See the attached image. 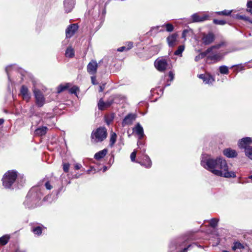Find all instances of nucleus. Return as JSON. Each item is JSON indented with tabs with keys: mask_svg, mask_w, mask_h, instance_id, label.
I'll return each instance as SVG.
<instances>
[{
	"mask_svg": "<svg viewBox=\"0 0 252 252\" xmlns=\"http://www.w3.org/2000/svg\"><path fill=\"white\" fill-rule=\"evenodd\" d=\"M4 119H0V126L3 124L4 123Z\"/></svg>",
	"mask_w": 252,
	"mask_h": 252,
	"instance_id": "obj_62",
	"label": "nucleus"
},
{
	"mask_svg": "<svg viewBox=\"0 0 252 252\" xmlns=\"http://www.w3.org/2000/svg\"><path fill=\"white\" fill-rule=\"evenodd\" d=\"M247 6L248 8H250L252 9V0L248 1L247 3Z\"/></svg>",
	"mask_w": 252,
	"mask_h": 252,
	"instance_id": "obj_56",
	"label": "nucleus"
},
{
	"mask_svg": "<svg viewBox=\"0 0 252 252\" xmlns=\"http://www.w3.org/2000/svg\"><path fill=\"white\" fill-rule=\"evenodd\" d=\"M219 71L222 74H227L229 73L228 68L225 65L220 66Z\"/></svg>",
	"mask_w": 252,
	"mask_h": 252,
	"instance_id": "obj_37",
	"label": "nucleus"
},
{
	"mask_svg": "<svg viewBox=\"0 0 252 252\" xmlns=\"http://www.w3.org/2000/svg\"><path fill=\"white\" fill-rule=\"evenodd\" d=\"M112 99L104 102L102 98H101L98 102V108L101 110H104V109L109 107L112 104Z\"/></svg>",
	"mask_w": 252,
	"mask_h": 252,
	"instance_id": "obj_23",
	"label": "nucleus"
},
{
	"mask_svg": "<svg viewBox=\"0 0 252 252\" xmlns=\"http://www.w3.org/2000/svg\"><path fill=\"white\" fill-rule=\"evenodd\" d=\"M107 152L108 150L107 149H104L95 154L94 158L96 160H99L103 158L106 155Z\"/></svg>",
	"mask_w": 252,
	"mask_h": 252,
	"instance_id": "obj_28",
	"label": "nucleus"
},
{
	"mask_svg": "<svg viewBox=\"0 0 252 252\" xmlns=\"http://www.w3.org/2000/svg\"><path fill=\"white\" fill-rule=\"evenodd\" d=\"M65 56L67 58H72L74 56V49L71 47H68L65 53Z\"/></svg>",
	"mask_w": 252,
	"mask_h": 252,
	"instance_id": "obj_30",
	"label": "nucleus"
},
{
	"mask_svg": "<svg viewBox=\"0 0 252 252\" xmlns=\"http://www.w3.org/2000/svg\"><path fill=\"white\" fill-rule=\"evenodd\" d=\"M82 167V165L80 163H76L75 165H74V168L76 169V170H79L80 169H81V168Z\"/></svg>",
	"mask_w": 252,
	"mask_h": 252,
	"instance_id": "obj_51",
	"label": "nucleus"
},
{
	"mask_svg": "<svg viewBox=\"0 0 252 252\" xmlns=\"http://www.w3.org/2000/svg\"><path fill=\"white\" fill-rule=\"evenodd\" d=\"M209 15L202 13H195L191 15L190 21L192 23L202 22L208 20Z\"/></svg>",
	"mask_w": 252,
	"mask_h": 252,
	"instance_id": "obj_9",
	"label": "nucleus"
},
{
	"mask_svg": "<svg viewBox=\"0 0 252 252\" xmlns=\"http://www.w3.org/2000/svg\"><path fill=\"white\" fill-rule=\"evenodd\" d=\"M226 45L227 43L225 41H221L220 43L208 48L204 52V54L205 55H208L209 58L212 60L220 61L222 58L223 55L218 52L217 50L221 47L226 46Z\"/></svg>",
	"mask_w": 252,
	"mask_h": 252,
	"instance_id": "obj_6",
	"label": "nucleus"
},
{
	"mask_svg": "<svg viewBox=\"0 0 252 252\" xmlns=\"http://www.w3.org/2000/svg\"><path fill=\"white\" fill-rule=\"evenodd\" d=\"M45 118H44V123L43 124H45L48 126H54L55 125V117L53 115V118H49L48 120L45 119Z\"/></svg>",
	"mask_w": 252,
	"mask_h": 252,
	"instance_id": "obj_33",
	"label": "nucleus"
},
{
	"mask_svg": "<svg viewBox=\"0 0 252 252\" xmlns=\"http://www.w3.org/2000/svg\"><path fill=\"white\" fill-rule=\"evenodd\" d=\"M177 34L174 33L168 36L167 38V41L169 46L173 47L176 44Z\"/></svg>",
	"mask_w": 252,
	"mask_h": 252,
	"instance_id": "obj_25",
	"label": "nucleus"
},
{
	"mask_svg": "<svg viewBox=\"0 0 252 252\" xmlns=\"http://www.w3.org/2000/svg\"><path fill=\"white\" fill-rule=\"evenodd\" d=\"M191 239L190 236L185 235L171 240L168 245L167 252H187L194 246L202 248L195 243L189 244Z\"/></svg>",
	"mask_w": 252,
	"mask_h": 252,
	"instance_id": "obj_2",
	"label": "nucleus"
},
{
	"mask_svg": "<svg viewBox=\"0 0 252 252\" xmlns=\"http://www.w3.org/2000/svg\"><path fill=\"white\" fill-rule=\"evenodd\" d=\"M251 143H252V138L246 137L242 138L239 141L238 146L241 149H246V148L250 146L249 145Z\"/></svg>",
	"mask_w": 252,
	"mask_h": 252,
	"instance_id": "obj_17",
	"label": "nucleus"
},
{
	"mask_svg": "<svg viewBox=\"0 0 252 252\" xmlns=\"http://www.w3.org/2000/svg\"><path fill=\"white\" fill-rule=\"evenodd\" d=\"M79 89L78 87L74 86L69 89V93L71 94H76L79 93Z\"/></svg>",
	"mask_w": 252,
	"mask_h": 252,
	"instance_id": "obj_40",
	"label": "nucleus"
},
{
	"mask_svg": "<svg viewBox=\"0 0 252 252\" xmlns=\"http://www.w3.org/2000/svg\"><path fill=\"white\" fill-rule=\"evenodd\" d=\"M20 92L21 94H27L28 93V88L24 85L22 86L20 90Z\"/></svg>",
	"mask_w": 252,
	"mask_h": 252,
	"instance_id": "obj_45",
	"label": "nucleus"
},
{
	"mask_svg": "<svg viewBox=\"0 0 252 252\" xmlns=\"http://www.w3.org/2000/svg\"><path fill=\"white\" fill-rule=\"evenodd\" d=\"M215 40V35L212 32L208 33H201V41L203 44L208 45L211 44Z\"/></svg>",
	"mask_w": 252,
	"mask_h": 252,
	"instance_id": "obj_13",
	"label": "nucleus"
},
{
	"mask_svg": "<svg viewBox=\"0 0 252 252\" xmlns=\"http://www.w3.org/2000/svg\"><path fill=\"white\" fill-rule=\"evenodd\" d=\"M35 99V104L36 105L39 107H42L44 104L46 103H48L50 102V100L47 99L46 97H45V95H34Z\"/></svg>",
	"mask_w": 252,
	"mask_h": 252,
	"instance_id": "obj_20",
	"label": "nucleus"
},
{
	"mask_svg": "<svg viewBox=\"0 0 252 252\" xmlns=\"http://www.w3.org/2000/svg\"><path fill=\"white\" fill-rule=\"evenodd\" d=\"M37 116L40 118V122H42V123H44V118H45L46 120H48L49 118H53V114L50 113H45L44 112L38 113Z\"/></svg>",
	"mask_w": 252,
	"mask_h": 252,
	"instance_id": "obj_27",
	"label": "nucleus"
},
{
	"mask_svg": "<svg viewBox=\"0 0 252 252\" xmlns=\"http://www.w3.org/2000/svg\"><path fill=\"white\" fill-rule=\"evenodd\" d=\"M246 155L251 159L252 160V147L248 146L245 149Z\"/></svg>",
	"mask_w": 252,
	"mask_h": 252,
	"instance_id": "obj_35",
	"label": "nucleus"
},
{
	"mask_svg": "<svg viewBox=\"0 0 252 252\" xmlns=\"http://www.w3.org/2000/svg\"><path fill=\"white\" fill-rule=\"evenodd\" d=\"M33 93H34V94L36 95V94H40V93L38 90L34 89L33 90Z\"/></svg>",
	"mask_w": 252,
	"mask_h": 252,
	"instance_id": "obj_57",
	"label": "nucleus"
},
{
	"mask_svg": "<svg viewBox=\"0 0 252 252\" xmlns=\"http://www.w3.org/2000/svg\"><path fill=\"white\" fill-rule=\"evenodd\" d=\"M239 17L240 19L244 20L245 21L249 20V18L245 15H241Z\"/></svg>",
	"mask_w": 252,
	"mask_h": 252,
	"instance_id": "obj_54",
	"label": "nucleus"
},
{
	"mask_svg": "<svg viewBox=\"0 0 252 252\" xmlns=\"http://www.w3.org/2000/svg\"><path fill=\"white\" fill-rule=\"evenodd\" d=\"M188 32H189V31L187 30H184V31L183 32V33H182V37L184 38H186V37L187 36V34L188 33Z\"/></svg>",
	"mask_w": 252,
	"mask_h": 252,
	"instance_id": "obj_53",
	"label": "nucleus"
},
{
	"mask_svg": "<svg viewBox=\"0 0 252 252\" xmlns=\"http://www.w3.org/2000/svg\"><path fill=\"white\" fill-rule=\"evenodd\" d=\"M45 228L46 227L41 224H33L31 230L35 235L40 236L42 235L43 229Z\"/></svg>",
	"mask_w": 252,
	"mask_h": 252,
	"instance_id": "obj_16",
	"label": "nucleus"
},
{
	"mask_svg": "<svg viewBox=\"0 0 252 252\" xmlns=\"http://www.w3.org/2000/svg\"><path fill=\"white\" fill-rule=\"evenodd\" d=\"M136 155V151L135 150L133 152H132L131 154H130V159L132 162H136L137 161L135 160Z\"/></svg>",
	"mask_w": 252,
	"mask_h": 252,
	"instance_id": "obj_47",
	"label": "nucleus"
},
{
	"mask_svg": "<svg viewBox=\"0 0 252 252\" xmlns=\"http://www.w3.org/2000/svg\"><path fill=\"white\" fill-rule=\"evenodd\" d=\"M125 46H126V49L129 50L132 48L133 43L131 42H127Z\"/></svg>",
	"mask_w": 252,
	"mask_h": 252,
	"instance_id": "obj_49",
	"label": "nucleus"
},
{
	"mask_svg": "<svg viewBox=\"0 0 252 252\" xmlns=\"http://www.w3.org/2000/svg\"><path fill=\"white\" fill-rule=\"evenodd\" d=\"M219 222V220L216 218L212 219L209 223V225L213 228H215Z\"/></svg>",
	"mask_w": 252,
	"mask_h": 252,
	"instance_id": "obj_39",
	"label": "nucleus"
},
{
	"mask_svg": "<svg viewBox=\"0 0 252 252\" xmlns=\"http://www.w3.org/2000/svg\"><path fill=\"white\" fill-rule=\"evenodd\" d=\"M44 188L38 183L29 191L23 205L26 208L32 209L41 205V200L44 194Z\"/></svg>",
	"mask_w": 252,
	"mask_h": 252,
	"instance_id": "obj_1",
	"label": "nucleus"
},
{
	"mask_svg": "<svg viewBox=\"0 0 252 252\" xmlns=\"http://www.w3.org/2000/svg\"><path fill=\"white\" fill-rule=\"evenodd\" d=\"M8 96L9 97V98L10 99H12V100H14L15 99V97H14V95H8Z\"/></svg>",
	"mask_w": 252,
	"mask_h": 252,
	"instance_id": "obj_61",
	"label": "nucleus"
},
{
	"mask_svg": "<svg viewBox=\"0 0 252 252\" xmlns=\"http://www.w3.org/2000/svg\"><path fill=\"white\" fill-rule=\"evenodd\" d=\"M10 239L8 235H5L0 238V245L4 246L6 245Z\"/></svg>",
	"mask_w": 252,
	"mask_h": 252,
	"instance_id": "obj_32",
	"label": "nucleus"
},
{
	"mask_svg": "<svg viewBox=\"0 0 252 252\" xmlns=\"http://www.w3.org/2000/svg\"><path fill=\"white\" fill-rule=\"evenodd\" d=\"M91 81H92V83L94 85L96 84L97 83L96 77L94 75L91 77Z\"/></svg>",
	"mask_w": 252,
	"mask_h": 252,
	"instance_id": "obj_52",
	"label": "nucleus"
},
{
	"mask_svg": "<svg viewBox=\"0 0 252 252\" xmlns=\"http://www.w3.org/2000/svg\"><path fill=\"white\" fill-rule=\"evenodd\" d=\"M25 181L24 175L18 174L17 171L14 170L6 172L2 178V186L4 188L12 189L23 186Z\"/></svg>",
	"mask_w": 252,
	"mask_h": 252,
	"instance_id": "obj_3",
	"label": "nucleus"
},
{
	"mask_svg": "<svg viewBox=\"0 0 252 252\" xmlns=\"http://www.w3.org/2000/svg\"><path fill=\"white\" fill-rule=\"evenodd\" d=\"M198 77L202 79L205 84H212L215 81L214 78L209 74H201Z\"/></svg>",
	"mask_w": 252,
	"mask_h": 252,
	"instance_id": "obj_21",
	"label": "nucleus"
},
{
	"mask_svg": "<svg viewBox=\"0 0 252 252\" xmlns=\"http://www.w3.org/2000/svg\"><path fill=\"white\" fill-rule=\"evenodd\" d=\"M44 180L45 179H43V180L40 181L39 183H40V185L43 187L44 186H45L47 189H51L53 187L49 181H46L45 183H44V185L43 186V183L44 182Z\"/></svg>",
	"mask_w": 252,
	"mask_h": 252,
	"instance_id": "obj_36",
	"label": "nucleus"
},
{
	"mask_svg": "<svg viewBox=\"0 0 252 252\" xmlns=\"http://www.w3.org/2000/svg\"><path fill=\"white\" fill-rule=\"evenodd\" d=\"M170 61V58L168 56L158 58L155 62V66L158 71H164L166 69L170 68L168 63Z\"/></svg>",
	"mask_w": 252,
	"mask_h": 252,
	"instance_id": "obj_8",
	"label": "nucleus"
},
{
	"mask_svg": "<svg viewBox=\"0 0 252 252\" xmlns=\"http://www.w3.org/2000/svg\"><path fill=\"white\" fill-rule=\"evenodd\" d=\"M69 84L67 83L65 85H60L57 87V93L60 94L63 91L67 89L69 87Z\"/></svg>",
	"mask_w": 252,
	"mask_h": 252,
	"instance_id": "obj_31",
	"label": "nucleus"
},
{
	"mask_svg": "<svg viewBox=\"0 0 252 252\" xmlns=\"http://www.w3.org/2000/svg\"><path fill=\"white\" fill-rule=\"evenodd\" d=\"M159 27H160V26H157V27H153V28H152L151 30L153 31V30H155L156 29H158Z\"/></svg>",
	"mask_w": 252,
	"mask_h": 252,
	"instance_id": "obj_64",
	"label": "nucleus"
},
{
	"mask_svg": "<svg viewBox=\"0 0 252 252\" xmlns=\"http://www.w3.org/2000/svg\"><path fill=\"white\" fill-rule=\"evenodd\" d=\"M98 67V64L96 61L92 60L88 64L87 71L91 75H94Z\"/></svg>",
	"mask_w": 252,
	"mask_h": 252,
	"instance_id": "obj_15",
	"label": "nucleus"
},
{
	"mask_svg": "<svg viewBox=\"0 0 252 252\" xmlns=\"http://www.w3.org/2000/svg\"><path fill=\"white\" fill-rule=\"evenodd\" d=\"M63 171L65 173H67L68 172L69 168L70 166V164L68 163H63Z\"/></svg>",
	"mask_w": 252,
	"mask_h": 252,
	"instance_id": "obj_46",
	"label": "nucleus"
},
{
	"mask_svg": "<svg viewBox=\"0 0 252 252\" xmlns=\"http://www.w3.org/2000/svg\"><path fill=\"white\" fill-rule=\"evenodd\" d=\"M78 29L77 25L73 24L70 25L65 30L66 38H70L72 36Z\"/></svg>",
	"mask_w": 252,
	"mask_h": 252,
	"instance_id": "obj_19",
	"label": "nucleus"
},
{
	"mask_svg": "<svg viewBox=\"0 0 252 252\" xmlns=\"http://www.w3.org/2000/svg\"><path fill=\"white\" fill-rule=\"evenodd\" d=\"M107 129L104 127H99L94 130L91 134V138L95 142H100L106 138Z\"/></svg>",
	"mask_w": 252,
	"mask_h": 252,
	"instance_id": "obj_7",
	"label": "nucleus"
},
{
	"mask_svg": "<svg viewBox=\"0 0 252 252\" xmlns=\"http://www.w3.org/2000/svg\"><path fill=\"white\" fill-rule=\"evenodd\" d=\"M137 115L133 113H129L123 119L122 122V126L125 127L126 126H130L132 124L135 120Z\"/></svg>",
	"mask_w": 252,
	"mask_h": 252,
	"instance_id": "obj_14",
	"label": "nucleus"
},
{
	"mask_svg": "<svg viewBox=\"0 0 252 252\" xmlns=\"http://www.w3.org/2000/svg\"><path fill=\"white\" fill-rule=\"evenodd\" d=\"M168 79H169L170 81L171 82L174 80V74L172 71H170L168 75Z\"/></svg>",
	"mask_w": 252,
	"mask_h": 252,
	"instance_id": "obj_48",
	"label": "nucleus"
},
{
	"mask_svg": "<svg viewBox=\"0 0 252 252\" xmlns=\"http://www.w3.org/2000/svg\"><path fill=\"white\" fill-rule=\"evenodd\" d=\"M49 198H51V195H46V196H45L44 198H43V200L44 201H49L50 202V200H49Z\"/></svg>",
	"mask_w": 252,
	"mask_h": 252,
	"instance_id": "obj_55",
	"label": "nucleus"
},
{
	"mask_svg": "<svg viewBox=\"0 0 252 252\" xmlns=\"http://www.w3.org/2000/svg\"><path fill=\"white\" fill-rule=\"evenodd\" d=\"M80 174H79V175L75 174V175H74V178H78L80 177Z\"/></svg>",
	"mask_w": 252,
	"mask_h": 252,
	"instance_id": "obj_63",
	"label": "nucleus"
},
{
	"mask_svg": "<svg viewBox=\"0 0 252 252\" xmlns=\"http://www.w3.org/2000/svg\"><path fill=\"white\" fill-rule=\"evenodd\" d=\"M5 71L7 73L9 82L12 85L13 83H14V79L12 76L13 74L18 73V69L16 65H10L6 67Z\"/></svg>",
	"mask_w": 252,
	"mask_h": 252,
	"instance_id": "obj_10",
	"label": "nucleus"
},
{
	"mask_svg": "<svg viewBox=\"0 0 252 252\" xmlns=\"http://www.w3.org/2000/svg\"><path fill=\"white\" fill-rule=\"evenodd\" d=\"M74 5V0H64V6L66 12L68 13L73 9Z\"/></svg>",
	"mask_w": 252,
	"mask_h": 252,
	"instance_id": "obj_24",
	"label": "nucleus"
},
{
	"mask_svg": "<svg viewBox=\"0 0 252 252\" xmlns=\"http://www.w3.org/2000/svg\"><path fill=\"white\" fill-rule=\"evenodd\" d=\"M248 248L247 244L238 241H234L232 246V250L236 252H247Z\"/></svg>",
	"mask_w": 252,
	"mask_h": 252,
	"instance_id": "obj_11",
	"label": "nucleus"
},
{
	"mask_svg": "<svg viewBox=\"0 0 252 252\" xmlns=\"http://www.w3.org/2000/svg\"><path fill=\"white\" fill-rule=\"evenodd\" d=\"M104 89V87L103 86H99V92L100 93L102 92L103 90Z\"/></svg>",
	"mask_w": 252,
	"mask_h": 252,
	"instance_id": "obj_60",
	"label": "nucleus"
},
{
	"mask_svg": "<svg viewBox=\"0 0 252 252\" xmlns=\"http://www.w3.org/2000/svg\"><path fill=\"white\" fill-rule=\"evenodd\" d=\"M133 132L135 133L139 139H141L144 136V129L142 126L137 123L132 129Z\"/></svg>",
	"mask_w": 252,
	"mask_h": 252,
	"instance_id": "obj_18",
	"label": "nucleus"
},
{
	"mask_svg": "<svg viewBox=\"0 0 252 252\" xmlns=\"http://www.w3.org/2000/svg\"><path fill=\"white\" fill-rule=\"evenodd\" d=\"M15 252H26V251L25 250H21L19 249H16Z\"/></svg>",
	"mask_w": 252,
	"mask_h": 252,
	"instance_id": "obj_58",
	"label": "nucleus"
},
{
	"mask_svg": "<svg viewBox=\"0 0 252 252\" xmlns=\"http://www.w3.org/2000/svg\"><path fill=\"white\" fill-rule=\"evenodd\" d=\"M217 157L214 158L208 154H202L201 158V165L214 175H221L219 170L216 169Z\"/></svg>",
	"mask_w": 252,
	"mask_h": 252,
	"instance_id": "obj_4",
	"label": "nucleus"
},
{
	"mask_svg": "<svg viewBox=\"0 0 252 252\" xmlns=\"http://www.w3.org/2000/svg\"><path fill=\"white\" fill-rule=\"evenodd\" d=\"M136 162L147 168H150L152 164V161L147 155H144L142 157H138Z\"/></svg>",
	"mask_w": 252,
	"mask_h": 252,
	"instance_id": "obj_12",
	"label": "nucleus"
},
{
	"mask_svg": "<svg viewBox=\"0 0 252 252\" xmlns=\"http://www.w3.org/2000/svg\"><path fill=\"white\" fill-rule=\"evenodd\" d=\"M185 49L184 45H180L178 49L175 52L174 54L176 56H182V53Z\"/></svg>",
	"mask_w": 252,
	"mask_h": 252,
	"instance_id": "obj_38",
	"label": "nucleus"
},
{
	"mask_svg": "<svg viewBox=\"0 0 252 252\" xmlns=\"http://www.w3.org/2000/svg\"><path fill=\"white\" fill-rule=\"evenodd\" d=\"M117 139V134L115 132H112L111 134L110 139V144L109 145L111 147H112L115 143Z\"/></svg>",
	"mask_w": 252,
	"mask_h": 252,
	"instance_id": "obj_34",
	"label": "nucleus"
},
{
	"mask_svg": "<svg viewBox=\"0 0 252 252\" xmlns=\"http://www.w3.org/2000/svg\"><path fill=\"white\" fill-rule=\"evenodd\" d=\"M236 67L235 71L238 72L245 69V64L242 63L232 65L231 68Z\"/></svg>",
	"mask_w": 252,
	"mask_h": 252,
	"instance_id": "obj_41",
	"label": "nucleus"
},
{
	"mask_svg": "<svg viewBox=\"0 0 252 252\" xmlns=\"http://www.w3.org/2000/svg\"><path fill=\"white\" fill-rule=\"evenodd\" d=\"M137 145L138 146V148L139 150V153L141 155L140 157H142L144 155H146L145 152L146 149L144 144L141 141H138L137 142Z\"/></svg>",
	"mask_w": 252,
	"mask_h": 252,
	"instance_id": "obj_29",
	"label": "nucleus"
},
{
	"mask_svg": "<svg viewBox=\"0 0 252 252\" xmlns=\"http://www.w3.org/2000/svg\"><path fill=\"white\" fill-rule=\"evenodd\" d=\"M213 22L214 24H215L216 25H224L226 23V22L225 20H218V19H214L213 20Z\"/></svg>",
	"mask_w": 252,
	"mask_h": 252,
	"instance_id": "obj_44",
	"label": "nucleus"
},
{
	"mask_svg": "<svg viewBox=\"0 0 252 252\" xmlns=\"http://www.w3.org/2000/svg\"><path fill=\"white\" fill-rule=\"evenodd\" d=\"M117 51L118 52H123V51H127L128 50L126 49V46H123L122 47H121L118 48Z\"/></svg>",
	"mask_w": 252,
	"mask_h": 252,
	"instance_id": "obj_50",
	"label": "nucleus"
},
{
	"mask_svg": "<svg viewBox=\"0 0 252 252\" xmlns=\"http://www.w3.org/2000/svg\"><path fill=\"white\" fill-rule=\"evenodd\" d=\"M217 164L216 169L219 170L221 175H216L219 177L225 178H235L236 174L233 171H229L228 164L224 158L222 157H217Z\"/></svg>",
	"mask_w": 252,
	"mask_h": 252,
	"instance_id": "obj_5",
	"label": "nucleus"
},
{
	"mask_svg": "<svg viewBox=\"0 0 252 252\" xmlns=\"http://www.w3.org/2000/svg\"><path fill=\"white\" fill-rule=\"evenodd\" d=\"M24 99H29L30 98V95H22Z\"/></svg>",
	"mask_w": 252,
	"mask_h": 252,
	"instance_id": "obj_59",
	"label": "nucleus"
},
{
	"mask_svg": "<svg viewBox=\"0 0 252 252\" xmlns=\"http://www.w3.org/2000/svg\"><path fill=\"white\" fill-rule=\"evenodd\" d=\"M48 128L46 126H42L37 128L34 131L35 136H41L46 134Z\"/></svg>",
	"mask_w": 252,
	"mask_h": 252,
	"instance_id": "obj_26",
	"label": "nucleus"
},
{
	"mask_svg": "<svg viewBox=\"0 0 252 252\" xmlns=\"http://www.w3.org/2000/svg\"><path fill=\"white\" fill-rule=\"evenodd\" d=\"M164 26L165 27L166 30L167 32H172L174 30V27L171 24L167 23L162 26V27Z\"/></svg>",
	"mask_w": 252,
	"mask_h": 252,
	"instance_id": "obj_43",
	"label": "nucleus"
},
{
	"mask_svg": "<svg viewBox=\"0 0 252 252\" xmlns=\"http://www.w3.org/2000/svg\"><path fill=\"white\" fill-rule=\"evenodd\" d=\"M223 155L228 158H236L238 154L237 152L233 149L231 148H226L223 151Z\"/></svg>",
	"mask_w": 252,
	"mask_h": 252,
	"instance_id": "obj_22",
	"label": "nucleus"
},
{
	"mask_svg": "<svg viewBox=\"0 0 252 252\" xmlns=\"http://www.w3.org/2000/svg\"><path fill=\"white\" fill-rule=\"evenodd\" d=\"M231 12H232V10H224L221 11L216 12V14L219 15L228 16V15H230Z\"/></svg>",
	"mask_w": 252,
	"mask_h": 252,
	"instance_id": "obj_42",
	"label": "nucleus"
}]
</instances>
